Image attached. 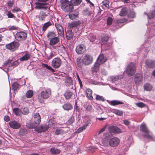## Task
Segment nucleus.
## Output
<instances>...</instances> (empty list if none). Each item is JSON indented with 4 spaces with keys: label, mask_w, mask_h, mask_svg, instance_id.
<instances>
[{
    "label": "nucleus",
    "mask_w": 155,
    "mask_h": 155,
    "mask_svg": "<svg viewBox=\"0 0 155 155\" xmlns=\"http://www.w3.org/2000/svg\"><path fill=\"white\" fill-rule=\"evenodd\" d=\"M73 93L72 92L69 91H67L64 94V96L65 98L67 99H69L71 98Z\"/></svg>",
    "instance_id": "32"
},
{
    "label": "nucleus",
    "mask_w": 155,
    "mask_h": 155,
    "mask_svg": "<svg viewBox=\"0 0 155 155\" xmlns=\"http://www.w3.org/2000/svg\"><path fill=\"white\" fill-rule=\"evenodd\" d=\"M19 45L20 44L18 42L14 41L6 45V47L7 49L13 51L17 49Z\"/></svg>",
    "instance_id": "10"
},
{
    "label": "nucleus",
    "mask_w": 155,
    "mask_h": 155,
    "mask_svg": "<svg viewBox=\"0 0 155 155\" xmlns=\"http://www.w3.org/2000/svg\"><path fill=\"white\" fill-rule=\"evenodd\" d=\"M34 121L35 124H32V125L30 124L28 126L29 128H35L37 125L35 124H38L41 122V117L39 113H35L34 115Z\"/></svg>",
    "instance_id": "12"
},
{
    "label": "nucleus",
    "mask_w": 155,
    "mask_h": 155,
    "mask_svg": "<svg viewBox=\"0 0 155 155\" xmlns=\"http://www.w3.org/2000/svg\"><path fill=\"white\" fill-rule=\"evenodd\" d=\"M102 4L101 5V7L102 8L106 9L107 8H109V2L107 0H105L103 1Z\"/></svg>",
    "instance_id": "24"
},
{
    "label": "nucleus",
    "mask_w": 155,
    "mask_h": 155,
    "mask_svg": "<svg viewBox=\"0 0 155 155\" xmlns=\"http://www.w3.org/2000/svg\"><path fill=\"white\" fill-rule=\"evenodd\" d=\"M27 37V34L24 31L17 32L15 36L16 40L19 41H22L25 40Z\"/></svg>",
    "instance_id": "11"
},
{
    "label": "nucleus",
    "mask_w": 155,
    "mask_h": 155,
    "mask_svg": "<svg viewBox=\"0 0 155 155\" xmlns=\"http://www.w3.org/2000/svg\"><path fill=\"white\" fill-rule=\"evenodd\" d=\"M13 58L12 57H10L6 61L5 63V65H6V66H8L9 67V65H10V64H12V61Z\"/></svg>",
    "instance_id": "43"
},
{
    "label": "nucleus",
    "mask_w": 155,
    "mask_h": 155,
    "mask_svg": "<svg viewBox=\"0 0 155 155\" xmlns=\"http://www.w3.org/2000/svg\"><path fill=\"white\" fill-rule=\"evenodd\" d=\"M82 0H61V2L63 9L67 12L71 11L73 8V5H79Z\"/></svg>",
    "instance_id": "2"
},
{
    "label": "nucleus",
    "mask_w": 155,
    "mask_h": 155,
    "mask_svg": "<svg viewBox=\"0 0 155 155\" xmlns=\"http://www.w3.org/2000/svg\"><path fill=\"white\" fill-rule=\"evenodd\" d=\"M109 132L110 134H116L121 133V130L117 127L112 126L109 127L108 129Z\"/></svg>",
    "instance_id": "14"
},
{
    "label": "nucleus",
    "mask_w": 155,
    "mask_h": 155,
    "mask_svg": "<svg viewBox=\"0 0 155 155\" xmlns=\"http://www.w3.org/2000/svg\"><path fill=\"white\" fill-rule=\"evenodd\" d=\"M144 14H146L148 18L151 19L153 18L155 14V11H152L150 12L148 14L146 13L145 12H144Z\"/></svg>",
    "instance_id": "37"
},
{
    "label": "nucleus",
    "mask_w": 155,
    "mask_h": 155,
    "mask_svg": "<svg viewBox=\"0 0 155 155\" xmlns=\"http://www.w3.org/2000/svg\"><path fill=\"white\" fill-rule=\"evenodd\" d=\"M110 135L108 133H104L101 137V142L105 146H108L109 145L112 147H115L117 146L120 143V140L117 137H114L110 138Z\"/></svg>",
    "instance_id": "1"
},
{
    "label": "nucleus",
    "mask_w": 155,
    "mask_h": 155,
    "mask_svg": "<svg viewBox=\"0 0 155 155\" xmlns=\"http://www.w3.org/2000/svg\"><path fill=\"white\" fill-rule=\"evenodd\" d=\"M136 66L135 63H131L127 66L125 72L129 76L133 75L135 74Z\"/></svg>",
    "instance_id": "9"
},
{
    "label": "nucleus",
    "mask_w": 155,
    "mask_h": 155,
    "mask_svg": "<svg viewBox=\"0 0 155 155\" xmlns=\"http://www.w3.org/2000/svg\"><path fill=\"white\" fill-rule=\"evenodd\" d=\"M51 22H48L44 24L42 27V30L45 31L46 29L50 25H51Z\"/></svg>",
    "instance_id": "44"
},
{
    "label": "nucleus",
    "mask_w": 155,
    "mask_h": 155,
    "mask_svg": "<svg viewBox=\"0 0 155 155\" xmlns=\"http://www.w3.org/2000/svg\"><path fill=\"white\" fill-rule=\"evenodd\" d=\"M143 80V77L140 74H136L135 76L134 81L135 84L138 85Z\"/></svg>",
    "instance_id": "19"
},
{
    "label": "nucleus",
    "mask_w": 155,
    "mask_h": 155,
    "mask_svg": "<svg viewBox=\"0 0 155 155\" xmlns=\"http://www.w3.org/2000/svg\"><path fill=\"white\" fill-rule=\"evenodd\" d=\"M47 130V128L46 127L44 126H41L39 128L38 132L41 133L42 132H45Z\"/></svg>",
    "instance_id": "50"
},
{
    "label": "nucleus",
    "mask_w": 155,
    "mask_h": 155,
    "mask_svg": "<svg viewBox=\"0 0 155 155\" xmlns=\"http://www.w3.org/2000/svg\"><path fill=\"white\" fill-rule=\"evenodd\" d=\"M80 59L78 58L77 59V64L78 66L81 68L82 67V64L85 65H87L91 64L93 61V58L91 55L86 54L81 59L82 63L79 61Z\"/></svg>",
    "instance_id": "4"
},
{
    "label": "nucleus",
    "mask_w": 155,
    "mask_h": 155,
    "mask_svg": "<svg viewBox=\"0 0 155 155\" xmlns=\"http://www.w3.org/2000/svg\"><path fill=\"white\" fill-rule=\"evenodd\" d=\"M101 64L99 63H98L97 61L92 68V71H94L97 72L98 70L99 67Z\"/></svg>",
    "instance_id": "34"
},
{
    "label": "nucleus",
    "mask_w": 155,
    "mask_h": 155,
    "mask_svg": "<svg viewBox=\"0 0 155 155\" xmlns=\"http://www.w3.org/2000/svg\"><path fill=\"white\" fill-rule=\"evenodd\" d=\"M85 50V47L83 45H78L76 48V52L78 54H81L84 53Z\"/></svg>",
    "instance_id": "17"
},
{
    "label": "nucleus",
    "mask_w": 155,
    "mask_h": 155,
    "mask_svg": "<svg viewBox=\"0 0 155 155\" xmlns=\"http://www.w3.org/2000/svg\"><path fill=\"white\" fill-rule=\"evenodd\" d=\"M128 17L131 18H134L135 17V14L133 11H131L128 15Z\"/></svg>",
    "instance_id": "53"
},
{
    "label": "nucleus",
    "mask_w": 155,
    "mask_h": 155,
    "mask_svg": "<svg viewBox=\"0 0 155 155\" xmlns=\"http://www.w3.org/2000/svg\"><path fill=\"white\" fill-rule=\"evenodd\" d=\"M54 119H51L49 120V125H51L55 124V121L54 120Z\"/></svg>",
    "instance_id": "59"
},
{
    "label": "nucleus",
    "mask_w": 155,
    "mask_h": 155,
    "mask_svg": "<svg viewBox=\"0 0 155 155\" xmlns=\"http://www.w3.org/2000/svg\"><path fill=\"white\" fill-rule=\"evenodd\" d=\"M29 112V110L28 108L26 107H24L22 110H21V113L24 115L27 114Z\"/></svg>",
    "instance_id": "49"
},
{
    "label": "nucleus",
    "mask_w": 155,
    "mask_h": 155,
    "mask_svg": "<svg viewBox=\"0 0 155 155\" xmlns=\"http://www.w3.org/2000/svg\"><path fill=\"white\" fill-rule=\"evenodd\" d=\"M87 93V96L91 100L93 99L92 96V91L90 89H87L86 91Z\"/></svg>",
    "instance_id": "35"
},
{
    "label": "nucleus",
    "mask_w": 155,
    "mask_h": 155,
    "mask_svg": "<svg viewBox=\"0 0 155 155\" xmlns=\"http://www.w3.org/2000/svg\"><path fill=\"white\" fill-rule=\"evenodd\" d=\"M47 16L45 13L43 11L41 12L39 15V20L41 21L44 20Z\"/></svg>",
    "instance_id": "28"
},
{
    "label": "nucleus",
    "mask_w": 155,
    "mask_h": 155,
    "mask_svg": "<svg viewBox=\"0 0 155 155\" xmlns=\"http://www.w3.org/2000/svg\"><path fill=\"white\" fill-rule=\"evenodd\" d=\"M74 121V117H71L68 120V122L69 124H72Z\"/></svg>",
    "instance_id": "58"
},
{
    "label": "nucleus",
    "mask_w": 155,
    "mask_h": 155,
    "mask_svg": "<svg viewBox=\"0 0 155 155\" xmlns=\"http://www.w3.org/2000/svg\"><path fill=\"white\" fill-rule=\"evenodd\" d=\"M9 125L11 127L14 129H18L21 127L20 123L14 120L10 121L9 122Z\"/></svg>",
    "instance_id": "16"
},
{
    "label": "nucleus",
    "mask_w": 155,
    "mask_h": 155,
    "mask_svg": "<svg viewBox=\"0 0 155 155\" xmlns=\"http://www.w3.org/2000/svg\"><path fill=\"white\" fill-rule=\"evenodd\" d=\"M54 54L52 53H50L49 55L48 56V60H50L51 59V58L54 57Z\"/></svg>",
    "instance_id": "63"
},
{
    "label": "nucleus",
    "mask_w": 155,
    "mask_h": 155,
    "mask_svg": "<svg viewBox=\"0 0 155 155\" xmlns=\"http://www.w3.org/2000/svg\"><path fill=\"white\" fill-rule=\"evenodd\" d=\"M50 151L52 154L54 155H56L59 153L60 152V150L54 147L51 148Z\"/></svg>",
    "instance_id": "31"
},
{
    "label": "nucleus",
    "mask_w": 155,
    "mask_h": 155,
    "mask_svg": "<svg viewBox=\"0 0 155 155\" xmlns=\"http://www.w3.org/2000/svg\"><path fill=\"white\" fill-rule=\"evenodd\" d=\"M106 61V59L104 58L103 54H100L97 59V61L98 63H99L102 64L105 62Z\"/></svg>",
    "instance_id": "22"
},
{
    "label": "nucleus",
    "mask_w": 155,
    "mask_h": 155,
    "mask_svg": "<svg viewBox=\"0 0 155 155\" xmlns=\"http://www.w3.org/2000/svg\"><path fill=\"white\" fill-rule=\"evenodd\" d=\"M49 0H36L35 3V8L36 9H45L48 8L47 6L49 3L47 2Z\"/></svg>",
    "instance_id": "7"
},
{
    "label": "nucleus",
    "mask_w": 155,
    "mask_h": 155,
    "mask_svg": "<svg viewBox=\"0 0 155 155\" xmlns=\"http://www.w3.org/2000/svg\"><path fill=\"white\" fill-rule=\"evenodd\" d=\"M69 26L71 28H75L80 31L84 28L85 25L82 21H77L69 23Z\"/></svg>",
    "instance_id": "8"
},
{
    "label": "nucleus",
    "mask_w": 155,
    "mask_h": 155,
    "mask_svg": "<svg viewBox=\"0 0 155 155\" xmlns=\"http://www.w3.org/2000/svg\"><path fill=\"white\" fill-rule=\"evenodd\" d=\"M140 130L145 133V134L142 135L143 136L150 140L155 141V137L152 135V133L148 130L144 123H142L140 126Z\"/></svg>",
    "instance_id": "6"
},
{
    "label": "nucleus",
    "mask_w": 155,
    "mask_h": 155,
    "mask_svg": "<svg viewBox=\"0 0 155 155\" xmlns=\"http://www.w3.org/2000/svg\"><path fill=\"white\" fill-rule=\"evenodd\" d=\"M127 14V8L125 7L123 8L120 13L119 15L120 16H124Z\"/></svg>",
    "instance_id": "36"
},
{
    "label": "nucleus",
    "mask_w": 155,
    "mask_h": 155,
    "mask_svg": "<svg viewBox=\"0 0 155 155\" xmlns=\"http://www.w3.org/2000/svg\"><path fill=\"white\" fill-rule=\"evenodd\" d=\"M33 94V92L32 90H29L28 91L26 94V96L27 97L30 98L32 97Z\"/></svg>",
    "instance_id": "41"
},
{
    "label": "nucleus",
    "mask_w": 155,
    "mask_h": 155,
    "mask_svg": "<svg viewBox=\"0 0 155 155\" xmlns=\"http://www.w3.org/2000/svg\"><path fill=\"white\" fill-rule=\"evenodd\" d=\"M123 123L127 126L128 127L130 124V122L128 120H123Z\"/></svg>",
    "instance_id": "56"
},
{
    "label": "nucleus",
    "mask_w": 155,
    "mask_h": 155,
    "mask_svg": "<svg viewBox=\"0 0 155 155\" xmlns=\"http://www.w3.org/2000/svg\"><path fill=\"white\" fill-rule=\"evenodd\" d=\"M62 61L61 59L58 58H55L53 59L51 65L55 68H59L61 66Z\"/></svg>",
    "instance_id": "13"
},
{
    "label": "nucleus",
    "mask_w": 155,
    "mask_h": 155,
    "mask_svg": "<svg viewBox=\"0 0 155 155\" xmlns=\"http://www.w3.org/2000/svg\"><path fill=\"white\" fill-rule=\"evenodd\" d=\"M88 38L90 41L93 42H94L96 39L95 35L93 34H90L88 36Z\"/></svg>",
    "instance_id": "40"
},
{
    "label": "nucleus",
    "mask_w": 155,
    "mask_h": 155,
    "mask_svg": "<svg viewBox=\"0 0 155 155\" xmlns=\"http://www.w3.org/2000/svg\"><path fill=\"white\" fill-rule=\"evenodd\" d=\"M96 99L97 100L101 101H104V100L102 96H100L98 95H97Z\"/></svg>",
    "instance_id": "55"
},
{
    "label": "nucleus",
    "mask_w": 155,
    "mask_h": 155,
    "mask_svg": "<svg viewBox=\"0 0 155 155\" xmlns=\"http://www.w3.org/2000/svg\"><path fill=\"white\" fill-rule=\"evenodd\" d=\"M108 35L106 34H103L101 37V41L103 43L107 42L108 39Z\"/></svg>",
    "instance_id": "42"
},
{
    "label": "nucleus",
    "mask_w": 155,
    "mask_h": 155,
    "mask_svg": "<svg viewBox=\"0 0 155 155\" xmlns=\"http://www.w3.org/2000/svg\"><path fill=\"white\" fill-rule=\"evenodd\" d=\"M13 112L17 116L20 115L21 114V110L18 108H15L13 109Z\"/></svg>",
    "instance_id": "39"
},
{
    "label": "nucleus",
    "mask_w": 155,
    "mask_h": 155,
    "mask_svg": "<svg viewBox=\"0 0 155 155\" xmlns=\"http://www.w3.org/2000/svg\"><path fill=\"white\" fill-rule=\"evenodd\" d=\"M66 80L65 82L66 84V85L68 86H70L72 85L73 84V81L72 78L69 77H67L66 78Z\"/></svg>",
    "instance_id": "25"
},
{
    "label": "nucleus",
    "mask_w": 155,
    "mask_h": 155,
    "mask_svg": "<svg viewBox=\"0 0 155 155\" xmlns=\"http://www.w3.org/2000/svg\"><path fill=\"white\" fill-rule=\"evenodd\" d=\"M13 1H8L7 2L8 6L10 7L13 6Z\"/></svg>",
    "instance_id": "61"
},
{
    "label": "nucleus",
    "mask_w": 155,
    "mask_h": 155,
    "mask_svg": "<svg viewBox=\"0 0 155 155\" xmlns=\"http://www.w3.org/2000/svg\"><path fill=\"white\" fill-rule=\"evenodd\" d=\"M109 104L113 106H115L116 105L123 104L124 103L118 100H113L111 101L109 103Z\"/></svg>",
    "instance_id": "26"
},
{
    "label": "nucleus",
    "mask_w": 155,
    "mask_h": 155,
    "mask_svg": "<svg viewBox=\"0 0 155 155\" xmlns=\"http://www.w3.org/2000/svg\"><path fill=\"white\" fill-rule=\"evenodd\" d=\"M87 128L84 125H83L82 127H79L76 131V132L79 133L85 130Z\"/></svg>",
    "instance_id": "51"
},
{
    "label": "nucleus",
    "mask_w": 155,
    "mask_h": 155,
    "mask_svg": "<svg viewBox=\"0 0 155 155\" xmlns=\"http://www.w3.org/2000/svg\"><path fill=\"white\" fill-rule=\"evenodd\" d=\"M56 35L54 32H49L47 35V38L50 40L56 37Z\"/></svg>",
    "instance_id": "29"
},
{
    "label": "nucleus",
    "mask_w": 155,
    "mask_h": 155,
    "mask_svg": "<svg viewBox=\"0 0 155 155\" xmlns=\"http://www.w3.org/2000/svg\"><path fill=\"white\" fill-rule=\"evenodd\" d=\"M113 19L111 17H108L107 19V23L108 25H110L112 24Z\"/></svg>",
    "instance_id": "54"
},
{
    "label": "nucleus",
    "mask_w": 155,
    "mask_h": 155,
    "mask_svg": "<svg viewBox=\"0 0 155 155\" xmlns=\"http://www.w3.org/2000/svg\"><path fill=\"white\" fill-rule=\"evenodd\" d=\"M136 105L139 107H143L145 106V104L142 102L137 103Z\"/></svg>",
    "instance_id": "60"
},
{
    "label": "nucleus",
    "mask_w": 155,
    "mask_h": 155,
    "mask_svg": "<svg viewBox=\"0 0 155 155\" xmlns=\"http://www.w3.org/2000/svg\"><path fill=\"white\" fill-rule=\"evenodd\" d=\"M59 41V38L58 37H54L50 40L49 45L53 49H58L59 50L60 49L61 50H64L65 48L63 45L58 44Z\"/></svg>",
    "instance_id": "5"
},
{
    "label": "nucleus",
    "mask_w": 155,
    "mask_h": 155,
    "mask_svg": "<svg viewBox=\"0 0 155 155\" xmlns=\"http://www.w3.org/2000/svg\"><path fill=\"white\" fill-rule=\"evenodd\" d=\"M123 77V76L122 75H117L113 76H111L110 78V80L112 81H117L119 79H121Z\"/></svg>",
    "instance_id": "27"
},
{
    "label": "nucleus",
    "mask_w": 155,
    "mask_h": 155,
    "mask_svg": "<svg viewBox=\"0 0 155 155\" xmlns=\"http://www.w3.org/2000/svg\"><path fill=\"white\" fill-rule=\"evenodd\" d=\"M154 61H153L150 60H147L146 62L147 65V66L148 67H149V68L153 67H154Z\"/></svg>",
    "instance_id": "33"
},
{
    "label": "nucleus",
    "mask_w": 155,
    "mask_h": 155,
    "mask_svg": "<svg viewBox=\"0 0 155 155\" xmlns=\"http://www.w3.org/2000/svg\"><path fill=\"white\" fill-rule=\"evenodd\" d=\"M30 58V54L28 52L25 51L22 53V57L20 58V60L21 61H27Z\"/></svg>",
    "instance_id": "15"
},
{
    "label": "nucleus",
    "mask_w": 155,
    "mask_h": 155,
    "mask_svg": "<svg viewBox=\"0 0 155 155\" xmlns=\"http://www.w3.org/2000/svg\"><path fill=\"white\" fill-rule=\"evenodd\" d=\"M51 94V91L49 89H44L42 90L38 96L39 101L43 103L44 100L48 98Z\"/></svg>",
    "instance_id": "3"
},
{
    "label": "nucleus",
    "mask_w": 155,
    "mask_h": 155,
    "mask_svg": "<svg viewBox=\"0 0 155 155\" xmlns=\"http://www.w3.org/2000/svg\"><path fill=\"white\" fill-rule=\"evenodd\" d=\"M65 133V131L62 129L58 128L57 129L55 130V134L56 135H62L64 134Z\"/></svg>",
    "instance_id": "30"
},
{
    "label": "nucleus",
    "mask_w": 155,
    "mask_h": 155,
    "mask_svg": "<svg viewBox=\"0 0 155 155\" xmlns=\"http://www.w3.org/2000/svg\"><path fill=\"white\" fill-rule=\"evenodd\" d=\"M114 113L117 115L122 116L123 115V111L121 110H114L113 112Z\"/></svg>",
    "instance_id": "47"
},
{
    "label": "nucleus",
    "mask_w": 155,
    "mask_h": 155,
    "mask_svg": "<svg viewBox=\"0 0 155 155\" xmlns=\"http://www.w3.org/2000/svg\"><path fill=\"white\" fill-rule=\"evenodd\" d=\"M43 66L46 68L50 70L52 72H54L55 71L52 68L51 66H48L47 64H44Z\"/></svg>",
    "instance_id": "52"
},
{
    "label": "nucleus",
    "mask_w": 155,
    "mask_h": 155,
    "mask_svg": "<svg viewBox=\"0 0 155 155\" xmlns=\"http://www.w3.org/2000/svg\"><path fill=\"white\" fill-rule=\"evenodd\" d=\"M21 11L20 9L18 7L15 8L12 10V11L13 13H16L19 12Z\"/></svg>",
    "instance_id": "62"
},
{
    "label": "nucleus",
    "mask_w": 155,
    "mask_h": 155,
    "mask_svg": "<svg viewBox=\"0 0 155 155\" xmlns=\"http://www.w3.org/2000/svg\"><path fill=\"white\" fill-rule=\"evenodd\" d=\"M143 87L145 90L150 91L152 89V86L150 84L147 83L144 85Z\"/></svg>",
    "instance_id": "38"
},
{
    "label": "nucleus",
    "mask_w": 155,
    "mask_h": 155,
    "mask_svg": "<svg viewBox=\"0 0 155 155\" xmlns=\"http://www.w3.org/2000/svg\"><path fill=\"white\" fill-rule=\"evenodd\" d=\"M84 122L85 123L84 125L87 127L88 125L90 123L91 120L89 119L86 118L84 119Z\"/></svg>",
    "instance_id": "48"
},
{
    "label": "nucleus",
    "mask_w": 155,
    "mask_h": 155,
    "mask_svg": "<svg viewBox=\"0 0 155 155\" xmlns=\"http://www.w3.org/2000/svg\"><path fill=\"white\" fill-rule=\"evenodd\" d=\"M19 64L18 62L17 61H16L12 62V64H10L9 65V67H11L13 68L15 67L18 65Z\"/></svg>",
    "instance_id": "46"
},
{
    "label": "nucleus",
    "mask_w": 155,
    "mask_h": 155,
    "mask_svg": "<svg viewBox=\"0 0 155 155\" xmlns=\"http://www.w3.org/2000/svg\"><path fill=\"white\" fill-rule=\"evenodd\" d=\"M18 87L19 84L17 82H14L12 85V89L14 91H16Z\"/></svg>",
    "instance_id": "45"
},
{
    "label": "nucleus",
    "mask_w": 155,
    "mask_h": 155,
    "mask_svg": "<svg viewBox=\"0 0 155 155\" xmlns=\"http://www.w3.org/2000/svg\"><path fill=\"white\" fill-rule=\"evenodd\" d=\"M7 15L8 18H13L15 17L14 15L10 11L8 12Z\"/></svg>",
    "instance_id": "57"
},
{
    "label": "nucleus",
    "mask_w": 155,
    "mask_h": 155,
    "mask_svg": "<svg viewBox=\"0 0 155 155\" xmlns=\"http://www.w3.org/2000/svg\"><path fill=\"white\" fill-rule=\"evenodd\" d=\"M62 107L65 110H69L71 109L72 108V106L70 103H67L64 104L62 106Z\"/></svg>",
    "instance_id": "23"
},
{
    "label": "nucleus",
    "mask_w": 155,
    "mask_h": 155,
    "mask_svg": "<svg viewBox=\"0 0 155 155\" xmlns=\"http://www.w3.org/2000/svg\"><path fill=\"white\" fill-rule=\"evenodd\" d=\"M66 35L67 39L68 40H70L72 38L74 34L72 32V30L69 29L67 30L66 33Z\"/></svg>",
    "instance_id": "21"
},
{
    "label": "nucleus",
    "mask_w": 155,
    "mask_h": 155,
    "mask_svg": "<svg viewBox=\"0 0 155 155\" xmlns=\"http://www.w3.org/2000/svg\"><path fill=\"white\" fill-rule=\"evenodd\" d=\"M55 26L59 35L61 36L64 34V31L62 27L60 24L56 23Z\"/></svg>",
    "instance_id": "20"
},
{
    "label": "nucleus",
    "mask_w": 155,
    "mask_h": 155,
    "mask_svg": "<svg viewBox=\"0 0 155 155\" xmlns=\"http://www.w3.org/2000/svg\"><path fill=\"white\" fill-rule=\"evenodd\" d=\"M79 13L77 11L70 12L69 14V17L72 20H76L78 18Z\"/></svg>",
    "instance_id": "18"
},
{
    "label": "nucleus",
    "mask_w": 155,
    "mask_h": 155,
    "mask_svg": "<svg viewBox=\"0 0 155 155\" xmlns=\"http://www.w3.org/2000/svg\"><path fill=\"white\" fill-rule=\"evenodd\" d=\"M124 22V20L123 19H120L117 20L116 21V23L117 24H119L122 23Z\"/></svg>",
    "instance_id": "64"
}]
</instances>
